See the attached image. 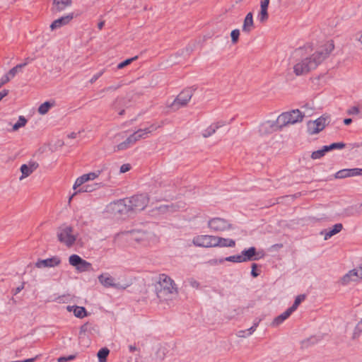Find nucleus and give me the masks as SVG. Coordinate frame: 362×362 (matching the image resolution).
I'll use <instances>...</instances> for the list:
<instances>
[{
	"label": "nucleus",
	"mask_w": 362,
	"mask_h": 362,
	"mask_svg": "<svg viewBox=\"0 0 362 362\" xmlns=\"http://www.w3.org/2000/svg\"><path fill=\"white\" fill-rule=\"evenodd\" d=\"M332 40L314 47L306 45L294 50L291 57V64L296 76H303L316 69L334 49Z\"/></svg>",
	"instance_id": "nucleus-1"
},
{
	"label": "nucleus",
	"mask_w": 362,
	"mask_h": 362,
	"mask_svg": "<svg viewBox=\"0 0 362 362\" xmlns=\"http://www.w3.org/2000/svg\"><path fill=\"white\" fill-rule=\"evenodd\" d=\"M157 297L160 301H170L177 296V290L174 281L165 274H160L156 286Z\"/></svg>",
	"instance_id": "nucleus-2"
},
{
	"label": "nucleus",
	"mask_w": 362,
	"mask_h": 362,
	"mask_svg": "<svg viewBox=\"0 0 362 362\" xmlns=\"http://www.w3.org/2000/svg\"><path fill=\"white\" fill-rule=\"evenodd\" d=\"M57 235L58 240L67 247H71L77 238V235L74 233V228L66 225H63L57 229Z\"/></svg>",
	"instance_id": "nucleus-3"
},
{
	"label": "nucleus",
	"mask_w": 362,
	"mask_h": 362,
	"mask_svg": "<svg viewBox=\"0 0 362 362\" xmlns=\"http://www.w3.org/2000/svg\"><path fill=\"white\" fill-rule=\"evenodd\" d=\"M304 117L305 115L298 109H296L281 113L277 119L278 122L280 123L283 128L286 126L302 122Z\"/></svg>",
	"instance_id": "nucleus-4"
},
{
	"label": "nucleus",
	"mask_w": 362,
	"mask_h": 362,
	"mask_svg": "<svg viewBox=\"0 0 362 362\" xmlns=\"http://www.w3.org/2000/svg\"><path fill=\"white\" fill-rule=\"evenodd\" d=\"M330 117L323 115L314 121H309L307 124L308 132L310 134H316L323 130L329 124Z\"/></svg>",
	"instance_id": "nucleus-5"
},
{
	"label": "nucleus",
	"mask_w": 362,
	"mask_h": 362,
	"mask_svg": "<svg viewBox=\"0 0 362 362\" xmlns=\"http://www.w3.org/2000/svg\"><path fill=\"white\" fill-rule=\"evenodd\" d=\"M128 205L132 212H138L144 210L148 204V198L144 194H138L127 198Z\"/></svg>",
	"instance_id": "nucleus-6"
},
{
	"label": "nucleus",
	"mask_w": 362,
	"mask_h": 362,
	"mask_svg": "<svg viewBox=\"0 0 362 362\" xmlns=\"http://www.w3.org/2000/svg\"><path fill=\"white\" fill-rule=\"evenodd\" d=\"M209 228L215 232H222L229 230L232 228V225L228 221L222 218H213L208 221Z\"/></svg>",
	"instance_id": "nucleus-7"
},
{
	"label": "nucleus",
	"mask_w": 362,
	"mask_h": 362,
	"mask_svg": "<svg viewBox=\"0 0 362 362\" xmlns=\"http://www.w3.org/2000/svg\"><path fill=\"white\" fill-rule=\"evenodd\" d=\"M216 236L209 235H199L192 239V243L197 247H215Z\"/></svg>",
	"instance_id": "nucleus-8"
},
{
	"label": "nucleus",
	"mask_w": 362,
	"mask_h": 362,
	"mask_svg": "<svg viewBox=\"0 0 362 362\" xmlns=\"http://www.w3.org/2000/svg\"><path fill=\"white\" fill-rule=\"evenodd\" d=\"M192 96V90L185 89L182 90L174 100L171 107L174 110H178L180 107L186 105Z\"/></svg>",
	"instance_id": "nucleus-9"
},
{
	"label": "nucleus",
	"mask_w": 362,
	"mask_h": 362,
	"mask_svg": "<svg viewBox=\"0 0 362 362\" xmlns=\"http://www.w3.org/2000/svg\"><path fill=\"white\" fill-rule=\"evenodd\" d=\"M281 129L282 127L276 119V121L269 120L262 123L259 127V132L261 134H269L281 130Z\"/></svg>",
	"instance_id": "nucleus-10"
},
{
	"label": "nucleus",
	"mask_w": 362,
	"mask_h": 362,
	"mask_svg": "<svg viewBox=\"0 0 362 362\" xmlns=\"http://www.w3.org/2000/svg\"><path fill=\"white\" fill-rule=\"evenodd\" d=\"M98 281L105 288H115L117 289L124 288L119 283L115 282L113 278L109 273H103L98 276Z\"/></svg>",
	"instance_id": "nucleus-11"
},
{
	"label": "nucleus",
	"mask_w": 362,
	"mask_h": 362,
	"mask_svg": "<svg viewBox=\"0 0 362 362\" xmlns=\"http://www.w3.org/2000/svg\"><path fill=\"white\" fill-rule=\"evenodd\" d=\"M61 263V259L57 256H54L51 258H48L46 259H39L36 263L35 266L37 268L42 267H54L59 265Z\"/></svg>",
	"instance_id": "nucleus-12"
},
{
	"label": "nucleus",
	"mask_w": 362,
	"mask_h": 362,
	"mask_svg": "<svg viewBox=\"0 0 362 362\" xmlns=\"http://www.w3.org/2000/svg\"><path fill=\"white\" fill-rule=\"evenodd\" d=\"M160 127V126H156L155 124H152L148 128L140 129L134 132L132 135L134 138V140L136 142L141 139H145L146 137H147L148 134L156 130Z\"/></svg>",
	"instance_id": "nucleus-13"
},
{
	"label": "nucleus",
	"mask_w": 362,
	"mask_h": 362,
	"mask_svg": "<svg viewBox=\"0 0 362 362\" xmlns=\"http://www.w3.org/2000/svg\"><path fill=\"white\" fill-rule=\"evenodd\" d=\"M240 255L243 262L258 260L259 259L255 247H251L247 250H243Z\"/></svg>",
	"instance_id": "nucleus-14"
},
{
	"label": "nucleus",
	"mask_w": 362,
	"mask_h": 362,
	"mask_svg": "<svg viewBox=\"0 0 362 362\" xmlns=\"http://www.w3.org/2000/svg\"><path fill=\"white\" fill-rule=\"evenodd\" d=\"M128 204L127 198L119 199L112 203L113 209L119 214L132 212Z\"/></svg>",
	"instance_id": "nucleus-15"
},
{
	"label": "nucleus",
	"mask_w": 362,
	"mask_h": 362,
	"mask_svg": "<svg viewBox=\"0 0 362 362\" xmlns=\"http://www.w3.org/2000/svg\"><path fill=\"white\" fill-rule=\"evenodd\" d=\"M38 168V164L35 162L30 163L28 165L23 164L21 166V172L22 173L21 176L19 177L20 180H23L24 178L28 177L31 175L37 168Z\"/></svg>",
	"instance_id": "nucleus-16"
},
{
	"label": "nucleus",
	"mask_w": 362,
	"mask_h": 362,
	"mask_svg": "<svg viewBox=\"0 0 362 362\" xmlns=\"http://www.w3.org/2000/svg\"><path fill=\"white\" fill-rule=\"evenodd\" d=\"M255 28V23L253 21V14L252 12H249L243 23L242 31L246 34H249Z\"/></svg>",
	"instance_id": "nucleus-17"
},
{
	"label": "nucleus",
	"mask_w": 362,
	"mask_h": 362,
	"mask_svg": "<svg viewBox=\"0 0 362 362\" xmlns=\"http://www.w3.org/2000/svg\"><path fill=\"white\" fill-rule=\"evenodd\" d=\"M73 14L71 13L54 21L50 25L51 30H54L68 24L73 19Z\"/></svg>",
	"instance_id": "nucleus-18"
},
{
	"label": "nucleus",
	"mask_w": 362,
	"mask_h": 362,
	"mask_svg": "<svg viewBox=\"0 0 362 362\" xmlns=\"http://www.w3.org/2000/svg\"><path fill=\"white\" fill-rule=\"evenodd\" d=\"M226 124L225 122L219 121L215 123L211 124L209 127L205 129L202 132V136L204 138H208L212 136L218 129L221 127H223Z\"/></svg>",
	"instance_id": "nucleus-19"
},
{
	"label": "nucleus",
	"mask_w": 362,
	"mask_h": 362,
	"mask_svg": "<svg viewBox=\"0 0 362 362\" xmlns=\"http://www.w3.org/2000/svg\"><path fill=\"white\" fill-rule=\"evenodd\" d=\"M360 277L358 276V275L357 274L356 269H354L350 270L347 274L344 275L340 279V283L343 286H346L351 281H356Z\"/></svg>",
	"instance_id": "nucleus-20"
},
{
	"label": "nucleus",
	"mask_w": 362,
	"mask_h": 362,
	"mask_svg": "<svg viewBox=\"0 0 362 362\" xmlns=\"http://www.w3.org/2000/svg\"><path fill=\"white\" fill-rule=\"evenodd\" d=\"M215 243V247H234L235 246V241L234 240L218 236H216Z\"/></svg>",
	"instance_id": "nucleus-21"
},
{
	"label": "nucleus",
	"mask_w": 362,
	"mask_h": 362,
	"mask_svg": "<svg viewBox=\"0 0 362 362\" xmlns=\"http://www.w3.org/2000/svg\"><path fill=\"white\" fill-rule=\"evenodd\" d=\"M184 206L176 203V204H165V205H160L158 208V211L161 214L165 213H173L176 211H178L180 209L183 208Z\"/></svg>",
	"instance_id": "nucleus-22"
},
{
	"label": "nucleus",
	"mask_w": 362,
	"mask_h": 362,
	"mask_svg": "<svg viewBox=\"0 0 362 362\" xmlns=\"http://www.w3.org/2000/svg\"><path fill=\"white\" fill-rule=\"evenodd\" d=\"M293 311L291 310L290 308H288L285 312H284L282 314L278 315L274 319L273 322H272V326H279L284 320H286L291 315Z\"/></svg>",
	"instance_id": "nucleus-23"
},
{
	"label": "nucleus",
	"mask_w": 362,
	"mask_h": 362,
	"mask_svg": "<svg viewBox=\"0 0 362 362\" xmlns=\"http://www.w3.org/2000/svg\"><path fill=\"white\" fill-rule=\"evenodd\" d=\"M69 311H73L74 315L78 318H83L87 315L86 310L83 307L80 306H67Z\"/></svg>",
	"instance_id": "nucleus-24"
},
{
	"label": "nucleus",
	"mask_w": 362,
	"mask_h": 362,
	"mask_svg": "<svg viewBox=\"0 0 362 362\" xmlns=\"http://www.w3.org/2000/svg\"><path fill=\"white\" fill-rule=\"evenodd\" d=\"M343 228V226L341 223H337L333 226L332 228L326 230L325 231V240H328L332 236L334 235L335 234L339 233Z\"/></svg>",
	"instance_id": "nucleus-25"
},
{
	"label": "nucleus",
	"mask_w": 362,
	"mask_h": 362,
	"mask_svg": "<svg viewBox=\"0 0 362 362\" xmlns=\"http://www.w3.org/2000/svg\"><path fill=\"white\" fill-rule=\"evenodd\" d=\"M71 0H54V10L56 11H61L66 7L70 6Z\"/></svg>",
	"instance_id": "nucleus-26"
},
{
	"label": "nucleus",
	"mask_w": 362,
	"mask_h": 362,
	"mask_svg": "<svg viewBox=\"0 0 362 362\" xmlns=\"http://www.w3.org/2000/svg\"><path fill=\"white\" fill-rule=\"evenodd\" d=\"M100 187V185L98 183H95L93 185H86L83 187H81L78 191L75 192L70 197H69V202L71 200V199L78 193L80 192H90L94 191L95 189L98 188Z\"/></svg>",
	"instance_id": "nucleus-27"
},
{
	"label": "nucleus",
	"mask_w": 362,
	"mask_h": 362,
	"mask_svg": "<svg viewBox=\"0 0 362 362\" xmlns=\"http://www.w3.org/2000/svg\"><path fill=\"white\" fill-rule=\"evenodd\" d=\"M54 101H46L41 104L38 107V112L40 115H45L48 112L49 109L54 105Z\"/></svg>",
	"instance_id": "nucleus-28"
},
{
	"label": "nucleus",
	"mask_w": 362,
	"mask_h": 362,
	"mask_svg": "<svg viewBox=\"0 0 362 362\" xmlns=\"http://www.w3.org/2000/svg\"><path fill=\"white\" fill-rule=\"evenodd\" d=\"M110 350L107 348L100 349L97 354L99 362H106Z\"/></svg>",
	"instance_id": "nucleus-29"
},
{
	"label": "nucleus",
	"mask_w": 362,
	"mask_h": 362,
	"mask_svg": "<svg viewBox=\"0 0 362 362\" xmlns=\"http://www.w3.org/2000/svg\"><path fill=\"white\" fill-rule=\"evenodd\" d=\"M76 269L80 272H90L93 269L92 264L90 262L83 259L82 262L80 263Z\"/></svg>",
	"instance_id": "nucleus-30"
},
{
	"label": "nucleus",
	"mask_w": 362,
	"mask_h": 362,
	"mask_svg": "<svg viewBox=\"0 0 362 362\" xmlns=\"http://www.w3.org/2000/svg\"><path fill=\"white\" fill-rule=\"evenodd\" d=\"M83 259L77 255H71L69 258V264L75 267L76 269L79 266L80 263L82 262Z\"/></svg>",
	"instance_id": "nucleus-31"
},
{
	"label": "nucleus",
	"mask_w": 362,
	"mask_h": 362,
	"mask_svg": "<svg viewBox=\"0 0 362 362\" xmlns=\"http://www.w3.org/2000/svg\"><path fill=\"white\" fill-rule=\"evenodd\" d=\"M28 64V62H25V63H23V64H19L18 65H16V66H14L13 68H12L7 74V75H8V76L10 77V79L13 78L16 74L23 67H25L26 65Z\"/></svg>",
	"instance_id": "nucleus-32"
},
{
	"label": "nucleus",
	"mask_w": 362,
	"mask_h": 362,
	"mask_svg": "<svg viewBox=\"0 0 362 362\" xmlns=\"http://www.w3.org/2000/svg\"><path fill=\"white\" fill-rule=\"evenodd\" d=\"M361 333H362V318L356 324V325L354 327V329L353 334H352V337H351L352 339H356L358 337H359V336L361 335Z\"/></svg>",
	"instance_id": "nucleus-33"
},
{
	"label": "nucleus",
	"mask_w": 362,
	"mask_h": 362,
	"mask_svg": "<svg viewBox=\"0 0 362 362\" xmlns=\"http://www.w3.org/2000/svg\"><path fill=\"white\" fill-rule=\"evenodd\" d=\"M346 144L343 142L333 143L329 146H325V151H329L334 149H342L345 147Z\"/></svg>",
	"instance_id": "nucleus-34"
},
{
	"label": "nucleus",
	"mask_w": 362,
	"mask_h": 362,
	"mask_svg": "<svg viewBox=\"0 0 362 362\" xmlns=\"http://www.w3.org/2000/svg\"><path fill=\"white\" fill-rule=\"evenodd\" d=\"M327 152V151H325V146H324L321 149L313 151L311 154V158L313 160L320 159L322 157H323Z\"/></svg>",
	"instance_id": "nucleus-35"
},
{
	"label": "nucleus",
	"mask_w": 362,
	"mask_h": 362,
	"mask_svg": "<svg viewBox=\"0 0 362 362\" xmlns=\"http://www.w3.org/2000/svg\"><path fill=\"white\" fill-rule=\"evenodd\" d=\"M305 298V295L303 294V295H299L298 296L296 299H295V301L293 304V305L291 307H290V310H292L293 312H294L297 308L298 307V305H300V303L304 300Z\"/></svg>",
	"instance_id": "nucleus-36"
},
{
	"label": "nucleus",
	"mask_w": 362,
	"mask_h": 362,
	"mask_svg": "<svg viewBox=\"0 0 362 362\" xmlns=\"http://www.w3.org/2000/svg\"><path fill=\"white\" fill-rule=\"evenodd\" d=\"M223 261H227V262H235V263H241V262H243L240 254V255H235L227 257L224 259H221L220 262H223Z\"/></svg>",
	"instance_id": "nucleus-37"
},
{
	"label": "nucleus",
	"mask_w": 362,
	"mask_h": 362,
	"mask_svg": "<svg viewBox=\"0 0 362 362\" xmlns=\"http://www.w3.org/2000/svg\"><path fill=\"white\" fill-rule=\"evenodd\" d=\"M26 123L27 119L23 116H20L18 122L13 126V130L17 131L19 128L24 127Z\"/></svg>",
	"instance_id": "nucleus-38"
},
{
	"label": "nucleus",
	"mask_w": 362,
	"mask_h": 362,
	"mask_svg": "<svg viewBox=\"0 0 362 362\" xmlns=\"http://www.w3.org/2000/svg\"><path fill=\"white\" fill-rule=\"evenodd\" d=\"M269 18V14L267 9L260 8V11L258 14V19L261 23L267 21Z\"/></svg>",
	"instance_id": "nucleus-39"
},
{
	"label": "nucleus",
	"mask_w": 362,
	"mask_h": 362,
	"mask_svg": "<svg viewBox=\"0 0 362 362\" xmlns=\"http://www.w3.org/2000/svg\"><path fill=\"white\" fill-rule=\"evenodd\" d=\"M334 177L336 179H343L346 177H349L348 169L340 170L337 172L334 175Z\"/></svg>",
	"instance_id": "nucleus-40"
},
{
	"label": "nucleus",
	"mask_w": 362,
	"mask_h": 362,
	"mask_svg": "<svg viewBox=\"0 0 362 362\" xmlns=\"http://www.w3.org/2000/svg\"><path fill=\"white\" fill-rule=\"evenodd\" d=\"M100 175V171L98 170L96 172H92L87 174H84L85 180L86 182L89 180H93L97 178Z\"/></svg>",
	"instance_id": "nucleus-41"
},
{
	"label": "nucleus",
	"mask_w": 362,
	"mask_h": 362,
	"mask_svg": "<svg viewBox=\"0 0 362 362\" xmlns=\"http://www.w3.org/2000/svg\"><path fill=\"white\" fill-rule=\"evenodd\" d=\"M239 36H240L239 29H235L231 31L230 37H231V41H232L233 44H236L238 42Z\"/></svg>",
	"instance_id": "nucleus-42"
},
{
	"label": "nucleus",
	"mask_w": 362,
	"mask_h": 362,
	"mask_svg": "<svg viewBox=\"0 0 362 362\" xmlns=\"http://www.w3.org/2000/svg\"><path fill=\"white\" fill-rule=\"evenodd\" d=\"M137 58H138V57L136 56L134 57H132V58L127 59L124 60V62L119 63L117 65V69H123L126 66L130 64L133 61L136 60Z\"/></svg>",
	"instance_id": "nucleus-43"
},
{
	"label": "nucleus",
	"mask_w": 362,
	"mask_h": 362,
	"mask_svg": "<svg viewBox=\"0 0 362 362\" xmlns=\"http://www.w3.org/2000/svg\"><path fill=\"white\" fill-rule=\"evenodd\" d=\"M85 176L83 175L81 177H78L75 181L74 185V189H76L78 187H81L83 184L86 182Z\"/></svg>",
	"instance_id": "nucleus-44"
},
{
	"label": "nucleus",
	"mask_w": 362,
	"mask_h": 362,
	"mask_svg": "<svg viewBox=\"0 0 362 362\" xmlns=\"http://www.w3.org/2000/svg\"><path fill=\"white\" fill-rule=\"evenodd\" d=\"M348 173H349V177L361 175V168L348 169Z\"/></svg>",
	"instance_id": "nucleus-45"
},
{
	"label": "nucleus",
	"mask_w": 362,
	"mask_h": 362,
	"mask_svg": "<svg viewBox=\"0 0 362 362\" xmlns=\"http://www.w3.org/2000/svg\"><path fill=\"white\" fill-rule=\"evenodd\" d=\"M134 234L133 233H129V232H125V233H123L121 234V236L124 238L125 239H128L129 237L131 235L132 236V238L135 240L136 241H141V238H139V237H137V236H134Z\"/></svg>",
	"instance_id": "nucleus-46"
},
{
	"label": "nucleus",
	"mask_w": 362,
	"mask_h": 362,
	"mask_svg": "<svg viewBox=\"0 0 362 362\" xmlns=\"http://www.w3.org/2000/svg\"><path fill=\"white\" fill-rule=\"evenodd\" d=\"M121 86H122V84L110 86H108V87L103 89L101 91L102 92L115 91V90H117L119 88H120Z\"/></svg>",
	"instance_id": "nucleus-47"
},
{
	"label": "nucleus",
	"mask_w": 362,
	"mask_h": 362,
	"mask_svg": "<svg viewBox=\"0 0 362 362\" xmlns=\"http://www.w3.org/2000/svg\"><path fill=\"white\" fill-rule=\"evenodd\" d=\"M128 148H129V146L124 143V141H123V142L119 144L118 145H117L116 146H115V151H123Z\"/></svg>",
	"instance_id": "nucleus-48"
},
{
	"label": "nucleus",
	"mask_w": 362,
	"mask_h": 362,
	"mask_svg": "<svg viewBox=\"0 0 362 362\" xmlns=\"http://www.w3.org/2000/svg\"><path fill=\"white\" fill-rule=\"evenodd\" d=\"M75 356L74 355H70L67 357H65V356H61L59 357L58 359H57V361L58 362H66V361H71V360H74L75 358Z\"/></svg>",
	"instance_id": "nucleus-49"
},
{
	"label": "nucleus",
	"mask_w": 362,
	"mask_h": 362,
	"mask_svg": "<svg viewBox=\"0 0 362 362\" xmlns=\"http://www.w3.org/2000/svg\"><path fill=\"white\" fill-rule=\"evenodd\" d=\"M359 112V108L356 106H353L347 110L349 115H358Z\"/></svg>",
	"instance_id": "nucleus-50"
},
{
	"label": "nucleus",
	"mask_w": 362,
	"mask_h": 362,
	"mask_svg": "<svg viewBox=\"0 0 362 362\" xmlns=\"http://www.w3.org/2000/svg\"><path fill=\"white\" fill-rule=\"evenodd\" d=\"M104 73V70H102L101 71L98 72V74H95L90 80V83H95Z\"/></svg>",
	"instance_id": "nucleus-51"
},
{
	"label": "nucleus",
	"mask_w": 362,
	"mask_h": 362,
	"mask_svg": "<svg viewBox=\"0 0 362 362\" xmlns=\"http://www.w3.org/2000/svg\"><path fill=\"white\" fill-rule=\"evenodd\" d=\"M10 77L8 76V75L6 74L4 76H3L0 80V88L6 84V83H8L9 81H10Z\"/></svg>",
	"instance_id": "nucleus-52"
},
{
	"label": "nucleus",
	"mask_w": 362,
	"mask_h": 362,
	"mask_svg": "<svg viewBox=\"0 0 362 362\" xmlns=\"http://www.w3.org/2000/svg\"><path fill=\"white\" fill-rule=\"evenodd\" d=\"M247 329H245V330H240L238 331L237 333H236V336L238 337H241V338H245V337H247L248 335H247Z\"/></svg>",
	"instance_id": "nucleus-53"
},
{
	"label": "nucleus",
	"mask_w": 362,
	"mask_h": 362,
	"mask_svg": "<svg viewBox=\"0 0 362 362\" xmlns=\"http://www.w3.org/2000/svg\"><path fill=\"white\" fill-rule=\"evenodd\" d=\"M131 168V166L129 164H123L121 167H120V173H124L127 171H129Z\"/></svg>",
	"instance_id": "nucleus-54"
},
{
	"label": "nucleus",
	"mask_w": 362,
	"mask_h": 362,
	"mask_svg": "<svg viewBox=\"0 0 362 362\" xmlns=\"http://www.w3.org/2000/svg\"><path fill=\"white\" fill-rule=\"evenodd\" d=\"M269 0H262L260 2V8L268 9Z\"/></svg>",
	"instance_id": "nucleus-55"
},
{
	"label": "nucleus",
	"mask_w": 362,
	"mask_h": 362,
	"mask_svg": "<svg viewBox=\"0 0 362 362\" xmlns=\"http://www.w3.org/2000/svg\"><path fill=\"white\" fill-rule=\"evenodd\" d=\"M189 285L193 288H198L199 287V283L195 279H189Z\"/></svg>",
	"instance_id": "nucleus-56"
},
{
	"label": "nucleus",
	"mask_w": 362,
	"mask_h": 362,
	"mask_svg": "<svg viewBox=\"0 0 362 362\" xmlns=\"http://www.w3.org/2000/svg\"><path fill=\"white\" fill-rule=\"evenodd\" d=\"M24 288V283H22L21 285H20L19 286H18L17 288H16L13 291V295H16L18 294V293H20L23 289Z\"/></svg>",
	"instance_id": "nucleus-57"
},
{
	"label": "nucleus",
	"mask_w": 362,
	"mask_h": 362,
	"mask_svg": "<svg viewBox=\"0 0 362 362\" xmlns=\"http://www.w3.org/2000/svg\"><path fill=\"white\" fill-rule=\"evenodd\" d=\"M256 268H257V264H252V271H251V275L253 276V277H257L259 274L256 272Z\"/></svg>",
	"instance_id": "nucleus-58"
},
{
	"label": "nucleus",
	"mask_w": 362,
	"mask_h": 362,
	"mask_svg": "<svg viewBox=\"0 0 362 362\" xmlns=\"http://www.w3.org/2000/svg\"><path fill=\"white\" fill-rule=\"evenodd\" d=\"M355 40L362 44V30L355 35Z\"/></svg>",
	"instance_id": "nucleus-59"
},
{
	"label": "nucleus",
	"mask_w": 362,
	"mask_h": 362,
	"mask_svg": "<svg viewBox=\"0 0 362 362\" xmlns=\"http://www.w3.org/2000/svg\"><path fill=\"white\" fill-rule=\"evenodd\" d=\"M8 94V90H3L1 92H0V101L7 95Z\"/></svg>",
	"instance_id": "nucleus-60"
},
{
	"label": "nucleus",
	"mask_w": 362,
	"mask_h": 362,
	"mask_svg": "<svg viewBox=\"0 0 362 362\" xmlns=\"http://www.w3.org/2000/svg\"><path fill=\"white\" fill-rule=\"evenodd\" d=\"M247 330V335H248V337H249L251 334H252V333L256 330V328L255 327L252 326L251 327H250Z\"/></svg>",
	"instance_id": "nucleus-61"
},
{
	"label": "nucleus",
	"mask_w": 362,
	"mask_h": 362,
	"mask_svg": "<svg viewBox=\"0 0 362 362\" xmlns=\"http://www.w3.org/2000/svg\"><path fill=\"white\" fill-rule=\"evenodd\" d=\"M352 122V119L351 118H346L344 119V123L346 125H349Z\"/></svg>",
	"instance_id": "nucleus-62"
},
{
	"label": "nucleus",
	"mask_w": 362,
	"mask_h": 362,
	"mask_svg": "<svg viewBox=\"0 0 362 362\" xmlns=\"http://www.w3.org/2000/svg\"><path fill=\"white\" fill-rule=\"evenodd\" d=\"M128 139L130 141L132 145H134L136 143V141L134 140V138L132 136V134L128 137Z\"/></svg>",
	"instance_id": "nucleus-63"
},
{
	"label": "nucleus",
	"mask_w": 362,
	"mask_h": 362,
	"mask_svg": "<svg viewBox=\"0 0 362 362\" xmlns=\"http://www.w3.org/2000/svg\"><path fill=\"white\" fill-rule=\"evenodd\" d=\"M260 321H261V320H260V319H259V320H257H257H255V322H254V323H253V325H252V326H253V327H255L257 329V327H258V325H259V324Z\"/></svg>",
	"instance_id": "nucleus-64"
}]
</instances>
